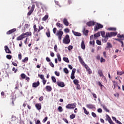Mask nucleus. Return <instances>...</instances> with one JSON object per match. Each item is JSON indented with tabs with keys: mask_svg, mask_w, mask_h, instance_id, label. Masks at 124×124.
<instances>
[{
	"mask_svg": "<svg viewBox=\"0 0 124 124\" xmlns=\"http://www.w3.org/2000/svg\"><path fill=\"white\" fill-rule=\"evenodd\" d=\"M56 35L58 36L59 41H61V40H62V35H63V31H62V29L59 30V31H57Z\"/></svg>",
	"mask_w": 124,
	"mask_h": 124,
	"instance_id": "obj_1",
	"label": "nucleus"
},
{
	"mask_svg": "<svg viewBox=\"0 0 124 124\" xmlns=\"http://www.w3.org/2000/svg\"><path fill=\"white\" fill-rule=\"evenodd\" d=\"M63 43L64 44H69L70 43V39L69 38V35L67 34L63 39Z\"/></svg>",
	"mask_w": 124,
	"mask_h": 124,
	"instance_id": "obj_2",
	"label": "nucleus"
},
{
	"mask_svg": "<svg viewBox=\"0 0 124 124\" xmlns=\"http://www.w3.org/2000/svg\"><path fill=\"white\" fill-rule=\"evenodd\" d=\"M77 105L76 103L69 104L66 106V109H74V108H76Z\"/></svg>",
	"mask_w": 124,
	"mask_h": 124,
	"instance_id": "obj_3",
	"label": "nucleus"
},
{
	"mask_svg": "<svg viewBox=\"0 0 124 124\" xmlns=\"http://www.w3.org/2000/svg\"><path fill=\"white\" fill-rule=\"evenodd\" d=\"M35 8V5L32 4L30 10L27 13L28 16H31V14H32V12H33V11H34Z\"/></svg>",
	"mask_w": 124,
	"mask_h": 124,
	"instance_id": "obj_4",
	"label": "nucleus"
},
{
	"mask_svg": "<svg viewBox=\"0 0 124 124\" xmlns=\"http://www.w3.org/2000/svg\"><path fill=\"white\" fill-rule=\"evenodd\" d=\"M102 28H103V25L100 24H98L97 25L95 26L94 31H98L99 29H102Z\"/></svg>",
	"mask_w": 124,
	"mask_h": 124,
	"instance_id": "obj_5",
	"label": "nucleus"
},
{
	"mask_svg": "<svg viewBox=\"0 0 124 124\" xmlns=\"http://www.w3.org/2000/svg\"><path fill=\"white\" fill-rule=\"evenodd\" d=\"M108 37H112V36H116L117 34H118V32H111L110 33L108 32L107 33Z\"/></svg>",
	"mask_w": 124,
	"mask_h": 124,
	"instance_id": "obj_6",
	"label": "nucleus"
},
{
	"mask_svg": "<svg viewBox=\"0 0 124 124\" xmlns=\"http://www.w3.org/2000/svg\"><path fill=\"white\" fill-rule=\"evenodd\" d=\"M25 37H26V36H25L24 35V33H23L22 34H21L20 35H19L16 38V40L17 41H19L20 40H23V39H24V38H25Z\"/></svg>",
	"mask_w": 124,
	"mask_h": 124,
	"instance_id": "obj_7",
	"label": "nucleus"
},
{
	"mask_svg": "<svg viewBox=\"0 0 124 124\" xmlns=\"http://www.w3.org/2000/svg\"><path fill=\"white\" fill-rule=\"evenodd\" d=\"M86 24L88 27H92V26H94L95 25V22L93 21H90L87 22Z\"/></svg>",
	"mask_w": 124,
	"mask_h": 124,
	"instance_id": "obj_8",
	"label": "nucleus"
},
{
	"mask_svg": "<svg viewBox=\"0 0 124 124\" xmlns=\"http://www.w3.org/2000/svg\"><path fill=\"white\" fill-rule=\"evenodd\" d=\"M86 107L88 109H95V105L93 104H87L86 105Z\"/></svg>",
	"mask_w": 124,
	"mask_h": 124,
	"instance_id": "obj_9",
	"label": "nucleus"
},
{
	"mask_svg": "<svg viewBox=\"0 0 124 124\" xmlns=\"http://www.w3.org/2000/svg\"><path fill=\"white\" fill-rule=\"evenodd\" d=\"M63 24H64V25L66 27H68V26H69V22H68L67 19H66V18H63Z\"/></svg>",
	"mask_w": 124,
	"mask_h": 124,
	"instance_id": "obj_10",
	"label": "nucleus"
},
{
	"mask_svg": "<svg viewBox=\"0 0 124 124\" xmlns=\"http://www.w3.org/2000/svg\"><path fill=\"white\" fill-rule=\"evenodd\" d=\"M39 85H40V82H39V81H37L36 82H33L32 83V87L33 88H37Z\"/></svg>",
	"mask_w": 124,
	"mask_h": 124,
	"instance_id": "obj_11",
	"label": "nucleus"
},
{
	"mask_svg": "<svg viewBox=\"0 0 124 124\" xmlns=\"http://www.w3.org/2000/svg\"><path fill=\"white\" fill-rule=\"evenodd\" d=\"M56 84L59 87H61L62 88H63V87H64V83L62 82L57 81Z\"/></svg>",
	"mask_w": 124,
	"mask_h": 124,
	"instance_id": "obj_12",
	"label": "nucleus"
},
{
	"mask_svg": "<svg viewBox=\"0 0 124 124\" xmlns=\"http://www.w3.org/2000/svg\"><path fill=\"white\" fill-rule=\"evenodd\" d=\"M15 31H16V29L14 28L13 29H11V30L8 31L6 32V34H8V35L11 34V33H13V32H14Z\"/></svg>",
	"mask_w": 124,
	"mask_h": 124,
	"instance_id": "obj_13",
	"label": "nucleus"
},
{
	"mask_svg": "<svg viewBox=\"0 0 124 124\" xmlns=\"http://www.w3.org/2000/svg\"><path fill=\"white\" fill-rule=\"evenodd\" d=\"M5 48V51L7 54H11V51H10V49H9V48H8V46H4Z\"/></svg>",
	"mask_w": 124,
	"mask_h": 124,
	"instance_id": "obj_14",
	"label": "nucleus"
},
{
	"mask_svg": "<svg viewBox=\"0 0 124 124\" xmlns=\"http://www.w3.org/2000/svg\"><path fill=\"white\" fill-rule=\"evenodd\" d=\"M35 107H36L37 110H40L42 108L41 104H40V103L36 104Z\"/></svg>",
	"mask_w": 124,
	"mask_h": 124,
	"instance_id": "obj_15",
	"label": "nucleus"
},
{
	"mask_svg": "<svg viewBox=\"0 0 124 124\" xmlns=\"http://www.w3.org/2000/svg\"><path fill=\"white\" fill-rule=\"evenodd\" d=\"M108 37H109V36H108V34L106 33V37H104V39H103V42L106 43V42L108 41Z\"/></svg>",
	"mask_w": 124,
	"mask_h": 124,
	"instance_id": "obj_16",
	"label": "nucleus"
},
{
	"mask_svg": "<svg viewBox=\"0 0 124 124\" xmlns=\"http://www.w3.org/2000/svg\"><path fill=\"white\" fill-rule=\"evenodd\" d=\"M56 26L57 28H61V29H63V25L62 24L57 22L56 23Z\"/></svg>",
	"mask_w": 124,
	"mask_h": 124,
	"instance_id": "obj_17",
	"label": "nucleus"
},
{
	"mask_svg": "<svg viewBox=\"0 0 124 124\" xmlns=\"http://www.w3.org/2000/svg\"><path fill=\"white\" fill-rule=\"evenodd\" d=\"M98 73L100 77H104V78H105V77L104 76V75H103V73H102V70H99L98 71Z\"/></svg>",
	"mask_w": 124,
	"mask_h": 124,
	"instance_id": "obj_18",
	"label": "nucleus"
},
{
	"mask_svg": "<svg viewBox=\"0 0 124 124\" xmlns=\"http://www.w3.org/2000/svg\"><path fill=\"white\" fill-rule=\"evenodd\" d=\"M82 31L84 35H86V36H87L88 33H89V30H86V29L84 28Z\"/></svg>",
	"mask_w": 124,
	"mask_h": 124,
	"instance_id": "obj_19",
	"label": "nucleus"
},
{
	"mask_svg": "<svg viewBox=\"0 0 124 124\" xmlns=\"http://www.w3.org/2000/svg\"><path fill=\"white\" fill-rule=\"evenodd\" d=\"M72 32L76 36H81V35H82L81 33H79L78 32L72 31Z\"/></svg>",
	"mask_w": 124,
	"mask_h": 124,
	"instance_id": "obj_20",
	"label": "nucleus"
},
{
	"mask_svg": "<svg viewBox=\"0 0 124 124\" xmlns=\"http://www.w3.org/2000/svg\"><path fill=\"white\" fill-rule=\"evenodd\" d=\"M81 48L83 49V50H85L86 47L85 46V42L84 41H82L81 43Z\"/></svg>",
	"mask_w": 124,
	"mask_h": 124,
	"instance_id": "obj_21",
	"label": "nucleus"
},
{
	"mask_svg": "<svg viewBox=\"0 0 124 124\" xmlns=\"http://www.w3.org/2000/svg\"><path fill=\"white\" fill-rule=\"evenodd\" d=\"M23 34L24 36H26V35H27V36H31V31L26 32L25 33H23Z\"/></svg>",
	"mask_w": 124,
	"mask_h": 124,
	"instance_id": "obj_22",
	"label": "nucleus"
},
{
	"mask_svg": "<svg viewBox=\"0 0 124 124\" xmlns=\"http://www.w3.org/2000/svg\"><path fill=\"white\" fill-rule=\"evenodd\" d=\"M46 89L47 92H51V91H52V87H51V86H50L47 85L46 87Z\"/></svg>",
	"mask_w": 124,
	"mask_h": 124,
	"instance_id": "obj_23",
	"label": "nucleus"
},
{
	"mask_svg": "<svg viewBox=\"0 0 124 124\" xmlns=\"http://www.w3.org/2000/svg\"><path fill=\"white\" fill-rule=\"evenodd\" d=\"M117 37H118V38H121L122 40H124V34L121 35L118 34L117 35Z\"/></svg>",
	"mask_w": 124,
	"mask_h": 124,
	"instance_id": "obj_24",
	"label": "nucleus"
},
{
	"mask_svg": "<svg viewBox=\"0 0 124 124\" xmlns=\"http://www.w3.org/2000/svg\"><path fill=\"white\" fill-rule=\"evenodd\" d=\"M99 36H100V32H98L94 34V38L95 39H96V37H99Z\"/></svg>",
	"mask_w": 124,
	"mask_h": 124,
	"instance_id": "obj_25",
	"label": "nucleus"
},
{
	"mask_svg": "<svg viewBox=\"0 0 124 124\" xmlns=\"http://www.w3.org/2000/svg\"><path fill=\"white\" fill-rule=\"evenodd\" d=\"M44 27L41 25H40L39 26V29L37 31V33H38V32H40V31H41L42 30H44Z\"/></svg>",
	"mask_w": 124,
	"mask_h": 124,
	"instance_id": "obj_26",
	"label": "nucleus"
},
{
	"mask_svg": "<svg viewBox=\"0 0 124 124\" xmlns=\"http://www.w3.org/2000/svg\"><path fill=\"white\" fill-rule=\"evenodd\" d=\"M56 56L57 57L59 62H61L62 58H61V55H60V53H57Z\"/></svg>",
	"mask_w": 124,
	"mask_h": 124,
	"instance_id": "obj_27",
	"label": "nucleus"
},
{
	"mask_svg": "<svg viewBox=\"0 0 124 124\" xmlns=\"http://www.w3.org/2000/svg\"><path fill=\"white\" fill-rule=\"evenodd\" d=\"M78 59L80 63L83 64V63H84V61H83V59H82V58L81 57V56H78Z\"/></svg>",
	"mask_w": 124,
	"mask_h": 124,
	"instance_id": "obj_28",
	"label": "nucleus"
},
{
	"mask_svg": "<svg viewBox=\"0 0 124 124\" xmlns=\"http://www.w3.org/2000/svg\"><path fill=\"white\" fill-rule=\"evenodd\" d=\"M49 17V16L48 15H46L45 16L42 18V21H46L47 19Z\"/></svg>",
	"mask_w": 124,
	"mask_h": 124,
	"instance_id": "obj_29",
	"label": "nucleus"
},
{
	"mask_svg": "<svg viewBox=\"0 0 124 124\" xmlns=\"http://www.w3.org/2000/svg\"><path fill=\"white\" fill-rule=\"evenodd\" d=\"M106 48L108 49L112 48V45L110 43H107V46H106Z\"/></svg>",
	"mask_w": 124,
	"mask_h": 124,
	"instance_id": "obj_30",
	"label": "nucleus"
},
{
	"mask_svg": "<svg viewBox=\"0 0 124 124\" xmlns=\"http://www.w3.org/2000/svg\"><path fill=\"white\" fill-rule=\"evenodd\" d=\"M15 86H16L15 87V90H19V89H18V88L19 87V82L16 81Z\"/></svg>",
	"mask_w": 124,
	"mask_h": 124,
	"instance_id": "obj_31",
	"label": "nucleus"
},
{
	"mask_svg": "<svg viewBox=\"0 0 124 124\" xmlns=\"http://www.w3.org/2000/svg\"><path fill=\"white\" fill-rule=\"evenodd\" d=\"M33 30H34V31L35 32L37 31H37H38V29H37V28L36 27V25H34L33 26Z\"/></svg>",
	"mask_w": 124,
	"mask_h": 124,
	"instance_id": "obj_32",
	"label": "nucleus"
},
{
	"mask_svg": "<svg viewBox=\"0 0 124 124\" xmlns=\"http://www.w3.org/2000/svg\"><path fill=\"white\" fill-rule=\"evenodd\" d=\"M28 61H29V58L25 57L24 60H22V62H28Z\"/></svg>",
	"mask_w": 124,
	"mask_h": 124,
	"instance_id": "obj_33",
	"label": "nucleus"
},
{
	"mask_svg": "<svg viewBox=\"0 0 124 124\" xmlns=\"http://www.w3.org/2000/svg\"><path fill=\"white\" fill-rule=\"evenodd\" d=\"M35 38H36V41H39L40 37H38V34L37 33L35 35Z\"/></svg>",
	"mask_w": 124,
	"mask_h": 124,
	"instance_id": "obj_34",
	"label": "nucleus"
},
{
	"mask_svg": "<svg viewBox=\"0 0 124 124\" xmlns=\"http://www.w3.org/2000/svg\"><path fill=\"white\" fill-rule=\"evenodd\" d=\"M63 60L64 61V62H69V60H68V58L67 57L63 58Z\"/></svg>",
	"mask_w": 124,
	"mask_h": 124,
	"instance_id": "obj_35",
	"label": "nucleus"
},
{
	"mask_svg": "<svg viewBox=\"0 0 124 124\" xmlns=\"http://www.w3.org/2000/svg\"><path fill=\"white\" fill-rule=\"evenodd\" d=\"M101 35L102 36V37H106V35H105V31H101Z\"/></svg>",
	"mask_w": 124,
	"mask_h": 124,
	"instance_id": "obj_36",
	"label": "nucleus"
},
{
	"mask_svg": "<svg viewBox=\"0 0 124 124\" xmlns=\"http://www.w3.org/2000/svg\"><path fill=\"white\" fill-rule=\"evenodd\" d=\"M112 83L114 84L112 86L113 89H116V87H117L118 86L116 84V81H112Z\"/></svg>",
	"mask_w": 124,
	"mask_h": 124,
	"instance_id": "obj_37",
	"label": "nucleus"
},
{
	"mask_svg": "<svg viewBox=\"0 0 124 124\" xmlns=\"http://www.w3.org/2000/svg\"><path fill=\"white\" fill-rule=\"evenodd\" d=\"M83 109L84 110V112L86 115H89V111H87V109H86L85 108L83 107Z\"/></svg>",
	"mask_w": 124,
	"mask_h": 124,
	"instance_id": "obj_38",
	"label": "nucleus"
},
{
	"mask_svg": "<svg viewBox=\"0 0 124 124\" xmlns=\"http://www.w3.org/2000/svg\"><path fill=\"white\" fill-rule=\"evenodd\" d=\"M73 82L75 85H78V84H79V81L78 80V79H74L73 80Z\"/></svg>",
	"mask_w": 124,
	"mask_h": 124,
	"instance_id": "obj_39",
	"label": "nucleus"
},
{
	"mask_svg": "<svg viewBox=\"0 0 124 124\" xmlns=\"http://www.w3.org/2000/svg\"><path fill=\"white\" fill-rule=\"evenodd\" d=\"M63 71L66 74H68L69 73V72L68 71V69H67L66 68H64L63 69Z\"/></svg>",
	"mask_w": 124,
	"mask_h": 124,
	"instance_id": "obj_40",
	"label": "nucleus"
},
{
	"mask_svg": "<svg viewBox=\"0 0 124 124\" xmlns=\"http://www.w3.org/2000/svg\"><path fill=\"white\" fill-rule=\"evenodd\" d=\"M117 74L118 75H123V74H124V72H122V71H118L117 72Z\"/></svg>",
	"mask_w": 124,
	"mask_h": 124,
	"instance_id": "obj_41",
	"label": "nucleus"
},
{
	"mask_svg": "<svg viewBox=\"0 0 124 124\" xmlns=\"http://www.w3.org/2000/svg\"><path fill=\"white\" fill-rule=\"evenodd\" d=\"M51 80L54 83H56V82L57 81L56 80V78H55V77L54 76L51 77Z\"/></svg>",
	"mask_w": 124,
	"mask_h": 124,
	"instance_id": "obj_42",
	"label": "nucleus"
},
{
	"mask_svg": "<svg viewBox=\"0 0 124 124\" xmlns=\"http://www.w3.org/2000/svg\"><path fill=\"white\" fill-rule=\"evenodd\" d=\"M46 35L47 36V37H50V31L48 30L47 32L46 33Z\"/></svg>",
	"mask_w": 124,
	"mask_h": 124,
	"instance_id": "obj_43",
	"label": "nucleus"
},
{
	"mask_svg": "<svg viewBox=\"0 0 124 124\" xmlns=\"http://www.w3.org/2000/svg\"><path fill=\"white\" fill-rule=\"evenodd\" d=\"M106 117L107 118V121H108V122H109V121H111V118H110V116H109V115L106 114Z\"/></svg>",
	"mask_w": 124,
	"mask_h": 124,
	"instance_id": "obj_44",
	"label": "nucleus"
},
{
	"mask_svg": "<svg viewBox=\"0 0 124 124\" xmlns=\"http://www.w3.org/2000/svg\"><path fill=\"white\" fill-rule=\"evenodd\" d=\"M75 116H76L75 114L73 113L70 115V118L72 120L74 119V118H75Z\"/></svg>",
	"mask_w": 124,
	"mask_h": 124,
	"instance_id": "obj_45",
	"label": "nucleus"
},
{
	"mask_svg": "<svg viewBox=\"0 0 124 124\" xmlns=\"http://www.w3.org/2000/svg\"><path fill=\"white\" fill-rule=\"evenodd\" d=\"M109 31H116V29L115 28H112V27H110L109 28H108Z\"/></svg>",
	"mask_w": 124,
	"mask_h": 124,
	"instance_id": "obj_46",
	"label": "nucleus"
},
{
	"mask_svg": "<svg viewBox=\"0 0 124 124\" xmlns=\"http://www.w3.org/2000/svg\"><path fill=\"white\" fill-rule=\"evenodd\" d=\"M20 77L22 78V79H25L26 75H25V74H21Z\"/></svg>",
	"mask_w": 124,
	"mask_h": 124,
	"instance_id": "obj_47",
	"label": "nucleus"
},
{
	"mask_svg": "<svg viewBox=\"0 0 124 124\" xmlns=\"http://www.w3.org/2000/svg\"><path fill=\"white\" fill-rule=\"evenodd\" d=\"M38 77H40V78L41 79H42V80H43V79H44V76L43 75H40L38 74Z\"/></svg>",
	"mask_w": 124,
	"mask_h": 124,
	"instance_id": "obj_48",
	"label": "nucleus"
},
{
	"mask_svg": "<svg viewBox=\"0 0 124 124\" xmlns=\"http://www.w3.org/2000/svg\"><path fill=\"white\" fill-rule=\"evenodd\" d=\"M6 58L8 59V60H11V59H12V56L11 55H6Z\"/></svg>",
	"mask_w": 124,
	"mask_h": 124,
	"instance_id": "obj_49",
	"label": "nucleus"
},
{
	"mask_svg": "<svg viewBox=\"0 0 124 124\" xmlns=\"http://www.w3.org/2000/svg\"><path fill=\"white\" fill-rule=\"evenodd\" d=\"M103 108L106 112H109V109H107V108L105 106H103Z\"/></svg>",
	"mask_w": 124,
	"mask_h": 124,
	"instance_id": "obj_50",
	"label": "nucleus"
},
{
	"mask_svg": "<svg viewBox=\"0 0 124 124\" xmlns=\"http://www.w3.org/2000/svg\"><path fill=\"white\" fill-rule=\"evenodd\" d=\"M58 111H59V112H62L63 109L62 108L61 106H59L58 107Z\"/></svg>",
	"mask_w": 124,
	"mask_h": 124,
	"instance_id": "obj_51",
	"label": "nucleus"
},
{
	"mask_svg": "<svg viewBox=\"0 0 124 124\" xmlns=\"http://www.w3.org/2000/svg\"><path fill=\"white\" fill-rule=\"evenodd\" d=\"M106 60L105 59H103V57H101L100 58V62L102 63V62H105Z\"/></svg>",
	"mask_w": 124,
	"mask_h": 124,
	"instance_id": "obj_52",
	"label": "nucleus"
},
{
	"mask_svg": "<svg viewBox=\"0 0 124 124\" xmlns=\"http://www.w3.org/2000/svg\"><path fill=\"white\" fill-rule=\"evenodd\" d=\"M90 45H93V46H94V41L91 40L90 42Z\"/></svg>",
	"mask_w": 124,
	"mask_h": 124,
	"instance_id": "obj_53",
	"label": "nucleus"
},
{
	"mask_svg": "<svg viewBox=\"0 0 124 124\" xmlns=\"http://www.w3.org/2000/svg\"><path fill=\"white\" fill-rule=\"evenodd\" d=\"M64 31H65L66 33H68V32H69V29L68 28H65L64 29Z\"/></svg>",
	"mask_w": 124,
	"mask_h": 124,
	"instance_id": "obj_54",
	"label": "nucleus"
},
{
	"mask_svg": "<svg viewBox=\"0 0 124 124\" xmlns=\"http://www.w3.org/2000/svg\"><path fill=\"white\" fill-rule=\"evenodd\" d=\"M54 49V51H55L56 52H58V46H57V45H55Z\"/></svg>",
	"mask_w": 124,
	"mask_h": 124,
	"instance_id": "obj_55",
	"label": "nucleus"
},
{
	"mask_svg": "<svg viewBox=\"0 0 124 124\" xmlns=\"http://www.w3.org/2000/svg\"><path fill=\"white\" fill-rule=\"evenodd\" d=\"M76 72V69L75 68H73L72 71V73H71V74H75V73Z\"/></svg>",
	"mask_w": 124,
	"mask_h": 124,
	"instance_id": "obj_56",
	"label": "nucleus"
},
{
	"mask_svg": "<svg viewBox=\"0 0 124 124\" xmlns=\"http://www.w3.org/2000/svg\"><path fill=\"white\" fill-rule=\"evenodd\" d=\"M98 84L100 87L101 89H102V87H104V86H103V85H102V84H101V83L100 81L98 82Z\"/></svg>",
	"mask_w": 124,
	"mask_h": 124,
	"instance_id": "obj_57",
	"label": "nucleus"
},
{
	"mask_svg": "<svg viewBox=\"0 0 124 124\" xmlns=\"http://www.w3.org/2000/svg\"><path fill=\"white\" fill-rule=\"evenodd\" d=\"M96 44H97V45H101V42L100 41H99V40H96Z\"/></svg>",
	"mask_w": 124,
	"mask_h": 124,
	"instance_id": "obj_58",
	"label": "nucleus"
},
{
	"mask_svg": "<svg viewBox=\"0 0 124 124\" xmlns=\"http://www.w3.org/2000/svg\"><path fill=\"white\" fill-rule=\"evenodd\" d=\"M72 49H73V46H68V49L70 51V50H72Z\"/></svg>",
	"mask_w": 124,
	"mask_h": 124,
	"instance_id": "obj_59",
	"label": "nucleus"
},
{
	"mask_svg": "<svg viewBox=\"0 0 124 124\" xmlns=\"http://www.w3.org/2000/svg\"><path fill=\"white\" fill-rule=\"evenodd\" d=\"M47 120H48V117H46L45 119L43 120V123H46Z\"/></svg>",
	"mask_w": 124,
	"mask_h": 124,
	"instance_id": "obj_60",
	"label": "nucleus"
},
{
	"mask_svg": "<svg viewBox=\"0 0 124 124\" xmlns=\"http://www.w3.org/2000/svg\"><path fill=\"white\" fill-rule=\"evenodd\" d=\"M35 124H41V122H40V120L35 121Z\"/></svg>",
	"mask_w": 124,
	"mask_h": 124,
	"instance_id": "obj_61",
	"label": "nucleus"
},
{
	"mask_svg": "<svg viewBox=\"0 0 124 124\" xmlns=\"http://www.w3.org/2000/svg\"><path fill=\"white\" fill-rule=\"evenodd\" d=\"M92 116H93V118H96V114L94 112H92Z\"/></svg>",
	"mask_w": 124,
	"mask_h": 124,
	"instance_id": "obj_62",
	"label": "nucleus"
},
{
	"mask_svg": "<svg viewBox=\"0 0 124 124\" xmlns=\"http://www.w3.org/2000/svg\"><path fill=\"white\" fill-rule=\"evenodd\" d=\"M12 71H14V73H16L17 69H15V67H14L12 69Z\"/></svg>",
	"mask_w": 124,
	"mask_h": 124,
	"instance_id": "obj_63",
	"label": "nucleus"
},
{
	"mask_svg": "<svg viewBox=\"0 0 124 124\" xmlns=\"http://www.w3.org/2000/svg\"><path fill=\"white\" fill-rule=\"evenodd\" d=\"M55 74L56 75V76H60V73L59 72L55 71Z\"/></svg>",
	"mask_w": 124,
	"mask_h": 124,
	"instance_id": "obj_64",
	"label": "nucleus"
}]
</instances>
